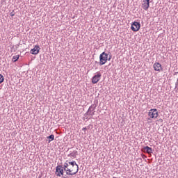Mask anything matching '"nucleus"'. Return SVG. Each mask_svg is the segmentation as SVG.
Returning <instances> with one entry per match:
<instances>
[{
	"instance_id": "f257e3e1",
	"label": "nucleus",
	"mask_w": 178,
	"mask_h": 178,
	"mask_svg": "<svg viewBox=\"0 0 178 178\" xmlns=\"http://www.w3.org/2000/svg\"><path fill=\"white\" fill-rule=\"evenodd\" d=\"M63 169L67 176H74V175H77L79 172V168L69 165L67 163L63 164Z\"/></svg>"
},
{
	"instance_id": "f03ea898",
	"label": "nucleus",
	"mask_w": 178,
	"mask_h": 178,
	"mask_svg": "<svg viewBox=\"0 0 178 178\" xmlns=\"http://www.w3.org/2000/svg\"><path fill=\"white\" fill-rule=\"evenodd\" d=\"M108 62V54L105 52H102L99 56V65H105Z\"/></svg>"
},
{
	"instance_id": "7ed1b4c3",
	"label": "nucleus",
	"mask_w": 178,
	"mask_h": 178,
	"mask_svg": "<svg viewBox=\"0 0 178 178\" xmlns=\"http://www.w3.org/2000/svg\"><path fill=\"white\" fill-rule=\"evenodd\" d=\"M65 168H63V165H59L56 168V175L58 177H62L63 176Z\"/></svg>"
},
{
	"instance_id": "20e7f679",
	"label": "nucleus",
	"mask_w": 178,
	"mask_h": 178,
	"mask_svg": "<svg viewBox=\"0 0 178 178\" xmlns=\"http://www.w3.org/2000/svg\"><path fill=\"white\" fill-rule=\"evenodd\" d=\"M148 116L151 118V119H156L158 118V110L156 108L151 109L148 113Z\"/></svg>"
},
{
	"instance_id": "39448f33",
	"label": "nucleus",
	"mask_w": 178,
	"mask_h": 178,
	"mask_svg": "<svg viewBox=\"0 0 178 178\" xmlns=\"http://www.w3.org/2000/svg\"><path fill=\"white\" fill-rule=\"evenodd\" d=\"M141 27V24H140V22H134L131 26V30H132V31L136 32L138 31V30H140Z\"/></svg>"
},
{
	"instance_id": "423d86ee",
	"label": "nucleus",
	"mask_w": 178,
	"mask_h": 178,
	"mask_svg": "<svg viewBox=\"0 0 178 178\" xmlns=\"http://www.w3.org/2000/svg\"><path fill=\"white\" fill-rule=\"evenodd\" d=\"M102 76V75L99 72H97V74L92 78V84H97V83L101 80Z\"/></svg>"
},
{
	"instance_id": "0eeeda50",
	"label": "nucleus",
	"mask_w": 178,
	"mask_h": 178,
	"mask_svg": "<svg viewBox=\"0 0 178 178\" xmlns=\"http://www.w3.org/2000/svg\"><path fill=\"white\" fill-rule=\"evenodd\" d=\"M95 108H97V104H92L89 107L88 111L84 115V116H85V118H86V119H88V113H90V112H94V111H95Z\"/></svg>"
},
{
	"instance_id": "6e6552de",
	"label": "nucleus",
	"mask_w": 178,
	"mask_h": 178,
	"mask_svg": "<svg viewBox=\"0 0 178 178\" xmlns=\"http://www.w3.org/2000/svg\"><path fill=\"white\" fill-rule=\"evenodd\" d=\"M153 67L156 72H161V70H162V65L159 63H155L153 65Z\"/></svg>"
},
{
	"instance_id": "1a4fd4ad",
	"label": "nucleus",
	"mask_w": 178,
	"mask_h": 178,
	"mask_svg": "<svg viewBox=\"0 0 178 178\" xmlns=\"http://www.w3.org/2000/svg\"><path fill=\"white\" fill-rule=\"evenodd\" d=\"M142 8L144 10H148L149 8V0L143 1V3L142 4Z\"/></svg>"
},
{
	"instance_id": "9d476101",
	"label": "nucleus",
	"mask_w": 178,
	"mask_h": 178,
	"mask_svg": "<svg viewBox=\"0 0 178 178\" xmlns=\"http://www.w3.org/2000/svg\"><path fill=\"white\" fill-rule=\"evenodd\" d=\"M40 46H35V47L32 49L30 52L32 55H38V54L40 52Z\"/></svg>"
},
{
	"instance_id": "9b49d317",
	"label": "nucleus",
	"mask_w": 178,
	"mask_h": 178,
	"mask_svg": "<svg viewBox=\"0 0 178 178\" xmlns=\"http://www.w3.org/2000/svg\"><path fill=\"white\" fill-rule=\"evenodd\" d=\"M143 152H146L147 154H152V149L149 146H145L142 149Z\"/></svg>"
},
{
	"instance_id": "f8f14e48",
	"label": "nucleus",
	"mask_w": 178,
	"mask_h": 178,
	"mask_svg": "<svg viewBox=\"0 0 178 178\" xmlns=\"http://www.w3.org/2000/svg\"><path fill=\"white\" fill-rule=\"evenodd\" d=\"M65 163H67L68 166L70 165L72 168H78L79 169V165L76 163V161H66Z\"/></svg>"
},
{
	"instance_id": "ddd939ff",
	"label": "nucleus",
	"mask_w": 178,
	"mask_h": 178,
	"mask_svg": "<svg viewBox=\"0 0 178 178\" xmlns=\"http://www.w3.org/2000/svg\"><path fill=\"white\" fill-rule=\"evenodd\" d=\"M47 141H48V143H51V141H54L55 138V136H54V134H51L47 136Z\"/></svg>"
},
{
	"instance_id": "4468645a",
	"label": "nucleus",
	"mask_w": 178,
	"mask_h": 178,
	"mask_svg": "<svg viewBox=\"0 0 178 178\" xmlns=\"http://www.w3.org/2000/svg\"><path fill=\"white\" fill-rule=\"evenodd\" d=\"M68 156H71V158H76V156H77V151L74 150L73 152L68 154Z\"/></svg>"
},
{
	"instance_id": "2eb2a0df",
	"label": "nucleus",
	"mask_w": 178,
	"mask_h": 178,
	"mask_svg": "<svg viewBox=\"0 0 178 178\" xmlns=\"http://www.w3.org/2000/svg\"><path fill=\"white\" fill-rule=\"evenodd\" d=\"M19 58H20V56L19 55L14 56L12 59L13 62H16L19 60Z\"/></svg>"
},
{
	"instance_id": "dca6fc26",
	"label": "nucleus",
	"mask_w": 178,
	"mask_h": 178,
	"mask_svg": "<svg viewBox=\"0 0 178 178\" xmlns=\"http://www.w3.org/2000/svg\"><path fill=\"white\" fill-rule=\"evenodd\" d=\"M3 80H5L3 76L0 74V84H2V83H3Z\"/></svg>"
},
{
	"instance_id": "f3484780",
	"label": "nucleus",
	"mask_w": 178,
	"mask_h": 178,
	"mask_svg": "<svg viewBox=\"0 0 178 178\" xmlns=\"http://www.w3.org/2000/svg\"><path fill=\"white\" fill-rule=\"evenodd\" d=\"M95 111H90L88 113V116L89 115V116H90V118H92V116H94V115H95Z\"/></svg>"
},
{
	"instance_id": "a211bd4d",
	"label": "nucleus",
	"mask_w": 178,
	"mask_h": 178,
	"mask_svg": "<svg viewBox=\"0 0 178 178\" xmlns=\"http://www.w3.org/2000/svg\"><path fill=\"white\" fill-rule=\"evenodd\" d=\"M10 15L11 17H13V16H15V11L13 10V12H11Z\"/></svg>"
},
{
	"instance_id": "6ab92c4d",
	"label": "nucleus",
	"mask_w": 178,
	"mask_h": 178,
	"mask_svg": "<svg viewBox=\"0 0 178 178\" xmlns=\"http://www.w3.org/2000/svg\"><path fill=\"white\" fill-rule=\"evenodd\" d=\"M158 122H160V123H162V122H163V120H162V118H160Z\"/></svg>"
},
{
	"instance_id": "aec40b11",
	"label": "nucleus",
	"mask_w": 178,
	"mask_h": 178,
	"mask_svg": "<svg viewBox=\"0 0 178 178\" xmlns=\"http://www.w3.org/2000/svg\"><path fill=\"white\" fill-rule=\"evenodd\" d=\"M82 130H83V131H85V133H86V130H87V127H83V128L82 129Z\"/></svg>"
},
{
	"instance_id": "412c9836",
	"label": "nucleus",
	"mask_w": 178,
	"mask_h": 178,
	"mask_svg": "<svg viewBox=\"0 0 178 178\" xmlns=\"http://www.w3.org/2000/svg\"><path fill=\"white\" fill-rule=\"evenodd\" d=\"M112 59V56H110L108 58H107V60H111Z\"/></svg>"
},
{
	"instance_id": "4be33fe9",
	"label": "nucleus",
	"mask_w": 178,
	"mask_h": 178,
	"mask_svg": "<svg viewBox=\"0 0 178 178\" xmlns=\"http://www.w3.org/2000/svg\"><path fill=\"white\" fill-rule=\"evenodd\" d=\"M176 74H177V72H175V73L174 74V76H176Z\"/></svg>"
},
{
	"instance_id": "5701e85b",
	"label": "nucleus",
	"mask_w": 178,
	"mask_h": 178,
	"mask_svg": "<svg viewBox=\"0 0 178 178\" xmlns=\"http://www.w3.org/2000/svg\"><path fill=\"white\" fill-rule=\"evenodd\" d=\"M63 177H64V178H67V177H66V175H65Z\"/></svg>"
},
{
	"instance_id": "b1692460",
	"label": "nucleus",
	"mask_w": 178,
	"mask_h": 178,
	"mask_svg": "<svg viewBox=\"0 0 178 178\" xmlns=\"http://www.w3.org/2000/svg\"><path fill=\"white\" fill-rule=\"evenodd\" d=\"M95 63H98V62L96 61Z\"/></svg>"
},
{
	"instance_id": "393cba45",
	"label": "nucleus",
	"mask_w": 178,
	"mask_h": 178,
	"mask_svg": "<svg viewBox=\"0 0 178 178\" xmlns=\"http://www.w3.org/2000/svg\"><path fill=\"white\" fill-rule=\"evenodd\" d=\"M177 74H178V72H177Z\"/></svg>"
}]
</instances>
